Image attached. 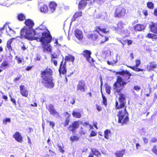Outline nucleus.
Listing matches in <instances>:
<instances>
[{"label":"nucleus","instance_id":"f257e3e1","mask_svg":"<svg viewBox=\"0 0 157 157\" xmlns=\"http://www.w3.org/2000/svg\"><path fill=\"white\" fill-rule=\"evenodd\" d=\"M116 74L121 75L123 77L122 78L120 76H117L116 81L113 84V90H114L115 93H119L123 90L124 85L130 82L129 79L132 74L127 70L117 72Z\"/></svg>","mask_w":157,"mask_h":157},{"label":"nucleus","instance_id":"f03ea898","mask_svg":"<svg viewBox=\"0 0 157 157\" xmlns=\"http://www.w3.org/2000/svg\"><path fill=\"white\" fill-rule=\"evenodd\" d=\"M52 70L48 67L40 71V77L42 78L41 83L46 88L52 89L55 86L52 76Z\"/></svg>","mask_w":157,"mask_h":157},{"label":"nucleus","instance_id":"7ed1b4c3","mask_svg":"<svg viewBox=\"0 0 157 157\" xmlns=\"http://www.w3.org/2000/svg\"><path fill=\"white\" fill-rule=\"evenodd\" d=\"M52 39V37L50 31L46 29V31L42 33L41 36L38 40L41 43V48L44 52H51L52 47L49 43L51 42Z\"/></svg>","mask_w":157,"mask_h":157},{"label":"nucleus","instance_id":"20e7f679","mask_svg":"<svg viewBox=\"0 0 157 157\" xmlns=\"http://www.w3.org/2000/svg\"><path fill=\"white\" fill-rule=\"evenodd\" d=\"M46 29L44 30L40 29H36L34 30L32 28H28L26 29V39L28 40H36L38 41V39L41 35L42 33H44Z\"/></svg>","mask_w":157,"mask_h":157},{"label":"nucleus","instance_id":"39448f33","mask_svg":"<svg viewBox=\"0 0 157 157\" xmlns=\"http://www.w3.org/2000/svg\"><path fill=\"white\" fill-rule=\"evenodd\" d=\"M100 31L105 34L108 33L110 32V31L107 30L106 28H101L100 26H96L93 33L88 35L87 37V39L92 42H98L99 41L98 34L100 33Z\"/></svg>","mask_w":157,"mask_h":157},{"label":"nucleus","instance_id":"423d86ee","mask_svg":"<svg viewBox=\"0 0 157 157\" xmlns=\"http://www.w3.org/2000/svg\"><path fill=\"white\" fill-rule=\"evenodd\" d=\"M117 116L118 117V122L122 125L126 124L129 121L128 113L125 108L123 110L119 111Z\"/></svg>","mask_w":157,"mask_h":157},{"label":"nucleus","instance_id":"0eeeda50","mask_svg":"<svg viewBox=\"0 0 157 157\" xmlns=\"http://www.w3.org/2000/svg\"><path fill=\"white\" fill-rule=\"evenodd\" d=\"M114 94H117L119 95L118 98V101L116 100L115 104V108L117 109H121L125 108L126 109L127 106L126 104V97L125 95L121 93V91L119 93H115L114 90H113Z\"/></svg>","mask_w":157,"mask_h":157},{"label":"nucleus","instance_id":"6e6552de","mask_svg":"<svg viewBox=\"0 0 157 157\" xmlns=\"http://www.w3.org/2000/svg\"><path fill=\"white\" fill-rule=\"evenodd\" d=\"M75 60V57L71 54H68L65 58V63L63 64V61H62L60 64L59 71V74L63 75L65 74L67 72L66 62L68 61H71L73 62Z\"/></svg>","mask_w":157,"mask_h":157},{"label":"nucleus","instance_id":"1a4fd4ad","mask_svg":"<svg viewBox=\"0 0 157 157\" xmlns=\"http://www.w3.org/2000/svg\"><path fill=\"white\" fill-rule=\"evenodd\" d=\"M126 9L124 7L120 6L115 7L114 16L115 18H121L124 17L126 14Z\"/></svg>","mask_w":157,"mask_h":157},{"label":"nucleus","instance_id":"9d476101","mask_svg":"<svg viewBox=\"0 0 157 157\" xmlns=\"http://www.w3.org/2000/svg\"><path fill=\"white\" fill-rule=\"evenodd\" d=\"M86 86L85 81L83 80H81L78 81L76 86V90L79 92L84 93L86 91Z\"/></svg>","mask_w":157,"mask_h":157},{"label":"nucleus","instance_id":"9b49d317","mask_svg":"<svg viewBox=\"0 0 157 157\" xmlns=\"http://www.w3.org/2000/svg\"><path fill=\"white\" fill-rule=\"evenodd\" d=\"M91 52L90 50H84L81 54L85 57L86 60L91 63L94 62V60L92 58H91Z\"/></svg>","mask_w":157,"mask_h":157},{"label":"nucleus","instance_id":"f8f14e48","mask_svg":"<svg viewBox=\"0 0 157 157\" xmlns=\"http://www.w3.org/2000/svg\"><path fill=\"white\" fill-rule=\"evenodd\" d=\"M136 64L134 66H131L128 65H127V66L132 69L133 71H135L136 72H139L140 71H144V70L140 68H137L141 64V61L139 59H136L135 60Z\"/></svg>","mask_w":157,"mask_h":157},{"label":"nucleus","instance_id":"ddd939ff","mask_svg":"<svg viewBox=\"0 0 157 157\" xmlns=\"http://www.w3.org/2000/svg\"><path fill=\"white\" fill-rule=\"evenodd\" d=\"M91 152L87 157H94V155L96 157H101V155L100 152L96 148H91Z\"/></svg>","mask_w":157,"mask_h":157},{"label":"nucleus","instance_id":"4468645a","mask_svg":"<svg viewBox=\"0 0 157 157\" xmlns=\"http://www.w3.org/2000/svg\"><path fill=\"white\" fill-rule=\"evenodd\" d=\"M19 89L20 94L22 96L25 97H28L29 92L24 85H20L19 86Z\"/></svg>","mask_w":157,"mask_h":157},{"label":"nucleus","instance_id":"2eb2a0df","mask_svg":"<svg viewBox=\"0 0 157 157\" xmlns=\"http://www.w3.org/2000/svg\"><path fill=\"white\" fill-rule=\"evenodd\" d=\"M47 109L49 111L50 114H52L53 116H60L59 113L56 112L54 106L52 104H49L48 106Z\"/></svg>","mask_w":157,"mask_h":157},{"label":"nucleus","instance_id":"dca6fc26","mask_svg":"<svg viewBox=\"0 0 157 157\" xmlns=\"http://www.w3.org/2000/svg\"><path fill=\"white\" fill-rule=\"evenodd\" d=\"M156 68H157V63L155 61L150 62L147 67V69L148 71H154V69Z\"/></svg>","mask_w":157,"mask_h":157},{"label":"nucleus","instance_id":"f3484780","mask_svg":"<svg viewBox=\"0 0 157 157\" xmlns=\"http://www.w3.org/2000/svg\"><path fill=\"white\" fill-rule=\"evenodd\" d=\"M13 137L17 142L22 143L23 141V138L19 132H16L13 135Z\"/></svg>","mask_w":157,"mask_h":157},{"label":"nucleus","instance_id":"a211bd4d","mask_svg":"<svg viewBox=\"0 0 157 157\" xmlns=\"http://www.w3.org/2000/svg\"><path fill=\"white\" fill-rule=\"evenodd\" d=\"M150 31L152 33L157 34V23L152 22L149 25Z\"/></svg>","mask_w":157,"mask_h":157},{"label":"nucleus","instance_id":"6ab92c4d","mask_svg":"<svg viewBox=\"0 0 157 157\" xmlns=\"http://www.w3.org/2000/svg\"><path fill=\"white\" fill-rule=\"evenodd\" d=\"M74 33L75 36L78 40H82L83 38V33L81 30L77 29L75 30Z\"/></svg>","mask_w":157,"mask_h":157},{"label":"nucleus","instance_id":"aec40b11","mask_svg":"<svg viewBox=\"0 0 157 157\" xmlns=\"http://www.w3.org/2000/svg\"><path fill=\"white\" fill-rule=\"evenodd\" d=\"M125 25L121 21H119L117 24V26L114 27V29L117 31H122L124 28Z\"/></svg>","mask_w":157,"mask_h":157},{"label":"nucleus","instance_id":"412c9836","mask_svg":"<svg viewBox=\"0 0 157 157\" xmlns=\"http://www.w3.org/2000/svg\"><path fill=\"white\" fill-rule=\"evenodd\" d=\"M57 6V5L55 2H50L49 5V14H51L54 12L56 10Z\"/></svg>","mask_w":157,"mask_h":157},{"label":"nucleus","instance_id":"4be33fe9","mask_svg":"<svg viewBox=\"0 0 157 157\" xmlns=\"http://www.w3.org/2000/svg\"><path fill=\"white\" fill-rule=\"evenodd\" d=\"M86 1L85 0H81L78 3V8L79 10H82L84 9L87 5Z\"/></svg>","mask_w":157,"mask_h":157},{"label":"nucleus","instance_id":"5701e85b","mask_svg":"<svg viewBox=\"0 0 157 157\" xmlns=\"http://www.w3.org/2000/svg\"><path fill=\"white\" fill-rule=\"evenodd\" d=\"M99 35L101 37L99 38L100 42L99 44H104L109 39V37L107 36H104V35L99 33Z\"/></svg>","mask_w":157,"mask_h":157},{"label":"nucleus","instance_id":"b1692460","mask_svg":"<svg viewBox=\"0 0 157 157\" xmlns=\"http://www.w3.org/2000/svg\"><path fill=\"white\" fill-rule=\"evenodd\" d=\"M133 28L136 31L140 32L145 29V26L144 25L138 24L135 25Z\"/></svg>","mask_w":157,"mask_h":157},{"label":"nucleus","instance_id":"393cba45","mask_svg":"<svg viewBox=\"0 0 157 157\" xmlns=\"http://www.w3.org/2000/svg\"><path fill=\"white\" fill-rule=\"evenodd\" d=\"M82 15V12L81 11H78L76 12L74 14L71 20V22L76 20V19L78 17H81Z\"/></svg>","mask_w":157,"mask_h":157},{"label":"nucleus","instance_id":"a878e982","mask_svg":"<svg viewBox=\"0 0 157 157\" xmlns=\"http://www.w3.org/2000/svg\"><path fill=\"white\" fill-rule=\"evenodd\" d=\"M9 23H6L2 27L0 28V36H1L2 33V31L5 28L6 33H8L10 31V27L8 25Z\"/></svg>","mask_w":157,"mask_h":157},{"label":"nucleus","instance_id":"bb28decb","mask_svg":"<svg viewBox=\"0 0 157 157\" xmlns=\"http://www.w3.org/2000/svg\"><path fill=\"white\" fill-rule=\"evenodd\" d=\"M125 153V150H122L117 151L115 153V155L116 157H123Z\"/></svg>","mask_w":157,"mask_h":157},{"label":"nucleus","instance_id":"cd10ccee","mask_svg":"<svg viewBox=\"0 0 157 157\" xmlns=\"http://www.w3.org/2000/svg\"><path fill=\"white\" fill-rule=\"evenodd\" d=\"M41 12L44 13H48L49 14V10L47 5L44 4L41 6L40 8Z\"/></svg>","mask_w":157,"mask_h":157},{"label":"nucleus","instance_id":"c85d7f7f","mask_svg":"<svg viewBox=\"0 0 157 157\" xmlns=\"http://www.w3.org/2000/svg\"><path fill=\"white\" fill-rule=\"evenodd\" d=\"M25 24L27 26L29 27V28H32L34 25L33 21L30 19H28L25 20Z\"/></svg>","mask_w":157,"mask_h":157},{"label":"nucleus","instance_id":"c756f323","mask_svg":"<svg viewBox=\"0 0 157 157\" xmlns=\"http://www.w3.org/2000/svg\"><path fill=\"white\" fill-rule=\"evenodd\" d=\"M70 140L72 143L79 140V137L75 134H73L69 138Z\"/></svg>","mask_w":157,"mask_h":157},{"label":"nucleus","instance_id":"7c9ffc66","mask_svg":"<svg viewBox=\"0 0 157 157\" xmlns=\"http://www.w3.org/2000/svg\"><path fill=\"white\" fill-rule=\"evenodd\" d=\"M156 34L149 33L146 36V37L151 39L153 40H157V35Z\"/></svg>","mask_w":157,"mask_h":157},{"label":"nucleus","instance_id":"2f4dec72","mask_svg":"<svg viewBox=\"0 0 157 157\" xmlns=\"http://www.w3.org/2000/svg\"><path fill=\"white\" fill-rule=\"evenodd\" d=\"M17 18L20 21H23L25 19V16L24 14L22 13L18 14Z\"/></svg>","mask_w":157,"mask_h":157},{"label":"nucleus","instance_id":"473e14b6","mask_svg":"<svg viewBox=\"0 0 157 157\" xmlns=\"http://www.w3.org/2000/svg\"><path fill=\"white\" fill-rule=\"evenodd\" d=\"M26 29H21L20 32V36L21 38H26Z\"/></svg>","mask_w":157,"mask_h":157},{"label":"nucleus","instance_id":"72a5a7b5","mask_svg":"<svg viewBox=\"0 0 157 157\" xmlns=\"http://www.w3.org/2000/svg\"><path fill=\"white\" fill-rule=\"evenodd\" d=\"M111 132L110 130L106 129L104 131V136L105 139H109V135L111 134Z\"/></svg>","mask_w":157,"mask_h":157},{"label":"nucleus","instance_id":"f704fd0d","mask_svg":"<svg viewBox=\"0 0 157 157\" xmlns=\"http://www.w3.org/2000/svg\"><path fill=\"white\" fill-rule=\"evenodd\" d=\"M72 115L74 117L76 118H79L81 117V114L80 113L75 111H73Z\"/></svg>","mask_w":157,"mask_h":157},{"label":"nucleus","instance_id":"c9c22d12","mask_svg":"<svg viewBox=\"0 0 157 157\" xmlns=\"http://www.w3.org/2000/svg\"><path fill=\"white\" fill-rule=\"evenodd\" d=\"M80 122L79 121H75L73 122L72 125H73V126L74 127V128L75 129H77L79 127V122Z\"/></svg>","mask_w":157,"mask_h":157},{"label":"nucleus","instance_id":"e433bc0d","mask_svg":"<svg viewBox=\"0 0 157 157\" xmlns=\"http://www.w3.org/2000/svg\"><path fill=\"white\" fill-rule=\"evenodd\" d=\"M70 121V120L69 117H67L66 118L65 121L62 124H63L64 127H66L69 124Z\"/></svg>","mask_w":157,"mask_h":157},{"label":"nucleus","instance_id":"4c0bfd02","mask_svg":"<svg viewBox=\"0 0 157 157\" xmlns=\"http://www.w3.org/2000/svg\"><path fill=\"white\" fill-rule=\"evenodd\" d=\"M147 7L149 9H152L154 8V4L152 2H148L147 3Z\"/></svg>","mask_w":157,"mask_h":157},{"label":"nucleus","instance_id":"58836bf2","mask_svg":"<svg viewBox=\"0 0 157 157\" xmlns=\"http://www.w3.org/2000/svg\"><path fill=\"white\" fill-rule=\"evenodd\" d=\"M111 87L107 84L105 86V90L106 93L108 94H110V93Z\"/></svg>","mask_w":157,"mask_h":157},{"label":"nucleus","instance_id":"ea45409f","mask_svg":"<svg viewBox=\"0 0 157 157\" xmlns=\"http://www.w3.org/2000/svg\"><path fill=\"white\" fill-rule=\"evenodd\" d=\"M102 103L105 105V106L107 105V99L105 97L102 93Z\"/></svg>","mask_w":157,"mask_h":157},{"label":"nucleus","instance_id":"a19ab883","mask_svg":"<svg viewBox=\"0 0 157 157\" xmlns=\"http://www.w3.org/2000/svg\"><path fill=\"white\" fill-rule=\"evenodd\" d=\"M68 128L69 129V131L73 133H75L76 131V129L73 126L72 124L70 125Z\"/></svg>","mask_w":157,"mask_h":157},{"label":"nucleus","instance_id":"79ce46f5","mask_svg":"<svg viewBox=\"0 0 157 157\" xmlns=\"http://www.w3.org/2000/svg\"><path fill=\"white\" fill-rule=\"evenodd\" d=\"M15 58L17 60V63L18 64L21 63H22V60H24L23 58H21L17 56H16Z\"/></svg>","mask_w":157,"mask_h":157},{"label":"nucleus","instance_id":"37998d69","mask_svg":"<svg viewBox=\"0 0 157 157\" xmlns=\"http://www.w3.org/2000/svg\"><path fill=\"white\" fill-rule=\"evenodd\" d=\"M152 151L157 156V147L156 145H154L152 148Z\"/></svg>","mask_w":157,"mask_h":157},{"label":"nucleus","instance_id":"c03bdc74","mask_svg":"<svg viewBox=\"0 0 157 157\" xmlns=\"http://www.w3.org/2000/svg\"><path fill=\"white\" fill-rule=\"evenodd\" d=\"M133 89L137 92L139 91L141 89V87L140 86L136 85L134 86L133 87Z\"/></svg>","mask_w":157,"mask_h":157},{"label":"nucleus","instance_id":"a18cd8bd","mask_svg":"<svg viewBox=\"0 0 157 157\" xmlns=\"http://www.w3.org/2000/svg\"><path fill=\"white\" fill-rule=\"evenodd\" d=\"M47 122L49 123V125L51 126L52 128H53L55 126V123L51 121H47Z\"/></svg>","mask_w":157,"mask_h":157},{"label":"nucleus","instance_id":"49530a36","mask_svg":"<svg viewBox=\"0 0 157 157\" xmlns=\"http://www.w3.org/2000/svg\"><path fill=\"white\" fill-rule=\"evenodd\" d=\"M57 147H58V148H59V149L60 150V151L62 152V153H63L64 152V150L63 149V147H62L61 145H59V144H58L57 145Z\"/></svg>","mask_w":157,"mask_h":157},{"label":"nucleus","instance_id":"de8ad7c7","mask_svg":"<svg viewBox=\"0 0 157 157\" xmlns=\"http://www.w3.org/2000/svg\"><path fill=\"white\" fill-rule=\"evenodd\" d=\"M97 133L94 131H92L90 134V137L94 136H96Z\"/></svg>","mask_w":157,"mask_h":157},{"label":"nucleus","instance_id":"09e8293b","mask_svg":"<svg viewBox=\"0 0 157 157\" xmlns=\"http://www.w3.org/2000/svg\"><path fill=\"white\" fill-rule=\"evenodd\" d=\"M41 58V56L39 54L36 55V58L35 59V60L36 61H39Z\"/></svg>","mask_w":157,"mask_h":157},{"label":"nucleus","instance_id":"8fccbe9b","mask_svg":"<svg viewBox=\"0 0 157 157\" xmlns=\"http://www.w3.org/2000/svg\"><path fill=\"white\" fill-rule=\"evenodd\" d=\"M8 65V63L6 61H4L1 63V66L2 67H5L7 66Z\"/></svg>","mask_w":157,"mask_h":157},{"label":"nucleus","instance_id":"3c124183","mask_svg":"<svg viewBox=\"0 0 157 157\" xmlns=\"http://www.w3.org/2000/svg\"><path fill=\"white\" fill-rule=\"evenodd\" d=\"M157 141V139L155 137H153L151 138L150 142L151 143H155Z\"/></svg>","mask_w":157,"mask_h":157},{"label":"nucleus","instance_id":"603ef678","mask_svg":"<svg viewBox=\"0 0 157 157\" xmlns=\"http://www.w3.org/2000/svg\"><path fill=\"white\" fill-rule=\"evenodd\" d=\"M10 121V118H6L3 120V124H6L7 122Z\"/></svg>","mask_w":157,"mask_h":157},{"label":"nucleus","instance_id":"864d4df0","mask_svg":"<svg viewBox=\"0 0 157 157\" xmlns=\"http://www.w3.org/2000/svg\"><path fill=\"white\" fill-rule=\"evenodd\" d=\"M70 102L72 105L74 104L75 103V99L74 98H71Z\"/></svg>","mask_w":157,"mask_h":157},{"label":"nucleus","instance_id":"5fc2aeb1","mask_svg":"<svg viewBox=\"0 0 157 157\" xmlns=\"http://www.w3.org/2000/svg\"><path fill=\"white\" fill-rule=\"evenodd\" d=\"M66 73L64 75H65L66 76L65 77V80L66 82H67V77H69L72 74V73H71V74H68L67 75H66Z\"/></svg>","mask_w":157,"mask_h":157},{"label":"nucleus","instance_id":"6e6d98bb","mask_svg":"<svg viewBox=\"0 0 157 157\" xmlns=\"http://www.w3.org/2000/svg\"><path fill=\"white\" fill-rule=\"evenodd\" d=\"M58 58V56L56 54H52L51 55V59H57Z\"/></svg>","mask_w":157,"mask_h":157},{"label":"nucleus","instance_id":"4d7b16f0","mask_svg":"<svg viewBox=\"0 0 157 157\" xmlns=\"http://www.w3.org/2000/svg\"><path fill=\"white\" fill-rule=\"evenodd\" d=\"M143 140L145 144H146L148 143V140L147 138L146 137H143Z\"/></svg>","mask_w":157,"mask_h":157},{"label":"nucleus","instance_id":"13d9d810","mask_svg":"<svg viewBox=\"0 0 157 157\" xmlns=\"http://www.w3.org/2000/svg\"><path fill=\"white\" fill-rule=\"evenodd\" d=\"M96 107L97 109L99 112L101 111L102 110L101 107L100 106L98 105H96Z\"/></svg>","mask_w":157,"mask_h":157},{"label":"nucleus","instance_id":"bf43d9fd","mask_svg":"<svg viewBox=\"0 0 157 157\" xmlns=\"http://www.w3.org/2000/svg\"><path fill=\"white\" fill-rule=\"evenodd\" d=\"M51 61L53 62L55 66H57V61L56 60L54 59H51Z\"/></svg>","mask_w":157,"mask_h":157},{"label":"nucleus","instance_id":"052dcab7","mask_svg":"<svg viewBox=\"0 0 157 157\" xmlns=\"http://www.w3.org/2000/svg\"><path fill=\"white\" fill-rule=\"evenodd\" d=\"M143 13L145 16H147L148 15V12L147 10H144L143 11Z\"/></svg>","mask_w":157,"mask_h":157},{"label":"nucleus","instance_id":"680f3d73","mask_svg":"<svg viewBox=\"0 0 157 157\" xmlns=\"http://www.w3.org/2000/svg\"><path fill=\"white\" fill-rule=\"evenodd\" d=\"M127 40H123L122 41H121V43L122 44L124 45L127 43Z\"/></svg>","mask_w":157,"mask_h":157},{"label":"nucleus","instance_id":"e2e57ef3","mask_svg":"<svg viewBox=\"0 0 157 157\" xmlns=\"http://www.w3.org/2000/svg\"><path fill=\"white\" fill-rule=\"evenodd\" d=\"M153 13L154 15L157 17V8L154 9Z\"/></svg>","mask_w":157,"mask_h":157},{"label":"nucleus","instance_id":"0e129e2a","mask_svg":"<svg viewBox=\"0 0 157 157\" xmlns=\"http://www.w3.org/2000/svg\"><path fill=\"white\" fill-rule=\"evenodd\" d=\"M6 47L9 50L10 48V41L9 40H8L7 42Z\"/></svg>","mask_w":157,"mask_h":157},{"label":"nucleus","instance_id":"69168bd1","mask_svg":"<svg viewBox=\"0 0 157 157\" xmlns=\"http://www.w3.org/2000/svg\"><path fill=\"white\" fill-rule=\"evenodd\" d=\"M127 43L128 45L131 44L132 43V41L131 40H127Z\"/></svg>","mask_w":157,"mask_h":157},{"label":"nucleus","instance_id":"338daca9","mask_svg":"<svg viewBox=\"0 0 157 157\" xmlns=\"http://www.w3.org/2000/svg\"><path fill=\"white\" fill-rule=\"evenodd\" d=\"M21 76H20L19 77H17L15 78L14 79V81L16 82L17 81L19 80L21 78Z\"/></svg>","mask_w":157,"mask_h":157},{"label":"nucleus","instance_id":"774afa93","mask_svg":"<svg viewBox=\"0 0 157 157\" xmlns=\"http://www.w3.org/2000/svg\"><path fill=\"white\" fill-rule=\"evenodd\" d=\"M89 123L88 122H85L82 125L85 127H86L88 125H89Z\"/></svg>","mask_w":157,"mask_h":157}]
</instances>
